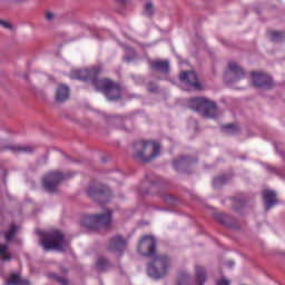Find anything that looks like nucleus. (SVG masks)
Here are the masks:
<instances>
[{"label":"nucleus","mask_w":285,"mask_h":285,"mask_svg":"<svg viewBox=\"0 0 285 285\" xmlns=\"http://www.w3.org/2000/svg\"><path fill=\"white\" fill-rule=\"evenodd\" d=\"M137 250L142 257L153 259L147 265V275L153 279H161L168 275V268L173 261L168 255L157 254V238L153 235H145L138 242Z\"/></svg>","instance_id":"1"},{"label":"nucleus","mask_w":285,"mask_h":285,"mask_svg":"<svg viewBox=\"0 0 285 285\" xmlns=\"http://www.w3.org/2000/svg\"><path fill=\"white\" fill-rule=\"evenodd\" d=\"M101 68L99 66L90 69L73 70L70 73L71 79H79L80 81H90L91 86L98 92H102L108 101H119L121 99V86L110 79H99Z\"/></svg>","instance_id":"2"},{"label":"nucleus","mask_w":285,"mask_h":285,"mask_svg":"<svg viewBox=\"0 0 285 285\" xmlns=\"http://www.w3.org/2000/svg\"><path fill=\"white\" fill-rule=\"evenodd\" d=\"M134 159L142 164H150L153 159H157L161 155V147L158 142L140 140L134 144Z\"/></svg>","instance_id":"3"},{"label":"nucleus","mask_w":285,"mask_h":285,"mask_svg":"<svg viewBox=\"0 0 285 285\" xmlns=\"http://www.w3.org/2000/svg\"><path fill=\"white\" fill-rule=\"evenodd\" d=\"M40 245L46 250H59L62 253L68 248V240L61 230H51L40 234Z\"/></svg>","instance_id":"4"},{"label":"nucleus","mask_w":285,"mask_h":285,"mask_svg":"<svg viewBox=\"0 0 285 285\" xmlns=\"http://www.w3.org/2000/svg\"><path fill=\"white\" fill-rule=\"evenodd\" d=\"M189 108L202 115L205 119H217L219 117L217 102L205 97L193 98Z\"/></svg>","instance_id":"5"},{"label":"nucleus","mask_w":285,"mask_h":285,"mask_svg":"<svg viewBox=\"0 0 285 285\" xmlns=\"http://www.w3.org/2000/svg\"><path fill=\"white\" fill-rule=\"evenodd\" d=\"M81 224L90 230L108 229L112 224V210L107 209L104 214L83 216Z\"/></svg>","instance_id":"6"},{"label":"nucleus","mask_w":285,"mask_h":285,"mask_svg":"<svg viewBox=\"0 0 285 285\" xmlns=\"http://www.w3.org/2000/svg\"><path fill=\"white\" fill-rule=\"evenodd\" d=\"M70 177H72V174H63L59 170L49 171L42 178V186L47 193L55 194L59 188V184L70 179Z\"/></svg>","instance_id":"7"},{"label":"nucleus","mask_w":285,"mask_h":285,"mask_svg":"<svg viewBox=\"0 0 285 285\" xmlns=\"http://www.w3.org/2000/svg\"><path fill=\"white\" fill-rule=\"evenodd\" d=\"M87 195L94 202H98V204H106L110 199V189L104 185L94 183L87 188Z\"/></svg>","instance_id":"8"},{"label":"nucleus","mask_w":285,"mask_h":285,"mask_svg":"<svg viewBox=\"0 0 285 285\" xmlns=\"http://www.w3.org/2000/svg\"><path fill=\"white\" fill-rule=\"evenodd\" d=\"M252 86L254 88L271 90L272 88H275V82L273 81V78L268 76V73L258 72V71H252Z\"/></svg>","instance_id":"9"},{"label":"nucleus","mask_w":285,"mask_h":285,"mask_svg":"<svg viewBox=\"0 0 285 285\" xmlns=\"http://www.w3.org/2000/svg\"><path fill=\"white\" fill-rule=\"evenodd\" d=\"M180 81L194 88V90H202V83L195 71H183L180 73Z\"/></svg>","instance_id":"10"},{"label":"nucleus","mask_w":285,"mask_h":285,"mask_svg":"<svg viewBox=\"0 0 285 285\" xmlns=\"http://www.w3.org/2000/svg\"><path fill=\"white\" fill-rule=\"evenodd\" d=\"M127 245L128 243L122 236H114L109 240L107 250H110V253H124V250H126Z\"/></svg>","instance_id":"11"},{"label":"nucleus","mask_w":285,"mask_h":285,"mask_svg":"<svg viewBox=\"0 0 285 285\" xmlns=\"http://www.w3.org/2000/svg\"><path fill=\"white\" fill-rule=\"evenodd\" d=\"M214 219L219 222L226 228H232L233 230H239V225L237 224V219L230 215L226 214H215Z\"/></svg>","instance_id":"12"},{"label":"nucleus","mask_w":285,"mask_h":285,"mask_svg":"<svg viewBox=\"0 0 285 285\" xmlns=\"http://www.w3.org/2000/svg\"><path fill=\"white\" fill-rule=\"evenodd\" d=\"M151 70L160 72V75H169L170 61L168 60H153L149 62Z\"/></svg>","instance_id":"13"},{"label":"nucleus","mask_w":285,"mask_h":285,"mask_svg":"<svg viewBox=\"0 0 285 285\" xmlns=\"http://www.w3.org/2000/svg\"><path fill=\"white\" fill-rule=\"evenodd\" d=\"M263 199L265 204V209L268 210L269 208H273V206H277L279 202L277 200V193L273 190H264L263 191Z\"/></svg>","instance_id":"14"},{"label":"nucleus","mask_w":285,"mask_h":285,"mask_svg":"<svg viewBox=\"0 0 285 285\" xmlns=\"http://www.w3.org/2000/svg\"><path fill=\"white\" fill-rule=\"evenodd\" d=\"M195 160L190 156H181L178 159L173 161V166H174L175 170L181 171V170H186L187 168H190V165Z\"/></svg>","instance_id":"15"},{"label":"nucleus","mask_w":285,"mask_h":285,"mask_svg":"<svg viewBox=\"0 0 285 285\" xmlns=\"http://www.w3.org/2000/svg\"><path fill=\"white\" fill-rule=\"evenodd\" d=\"M228 69L233 72L234 78L230 81H242L246 77V71L237 62H229Z\"/></svg>","instance_id":"16"},{"label":"nucleus","mask_w":285,"mask_h":285,"mask_svg":"<svg viewBox=\"0 0 285 285\" xmlns=\"http://www.w3.org/2000/svg\"><path fill=\"white\" fill-rule=\"evenodd\" d=\"M1 150H11V153H23L24 155H30L35 151V147L30 145H26V146L7 145V146H2Z\"/></svg>","instance_id":"17"},{"label":"nucleus","mask_w":285,"mask_h":285,"mask_svg":"<svg viewBox=\"0 0 285 285\" xmlns=\"http://www.w3.org/2000/svg\"><path fill=\"white\" fill-rule=\"evenodd\" d=\"M68 99H70V88L66 85H59L56 90V101H58V104H63L65 101H68Z\"/></svg>","instance_id":"18"},{"label":"nucleus","mask_w":285,"mask_h":285,"mask_svg":"<svg viewBox=\"0 0 285 285\" xmlns=\"http://www.w3.org/2000/svg\"><path fill=\"white\" fill-rule=\"evenodd\" d=\"M195 271H196V274H195L196 285L206 284V279H208V275L206 274V269H204V267H202L199 265H196Z\"/></svg>","instance_id":"19"},{"label":"nucleus","mask_w":285,"mask_h":285,"mask_svg":"<svg viewBox=\"0 0 285 285\" xmlns=\"http://www.w3.org/2000/svg\"><path fill=\"white\" fill-rule=\"evenodd\" d=\"M96 268L98 273H106V271L112 268V263L106 257H98L96 263Z\"/></svg>","instance_id":"20"},{"label":"nucleus","mask_w":285,"mask_h":285,"mask_svg":"<svg viewBox=\"0 0 285 285\" xmlns=\"http://www.w3.org/2000/svg\"><path fill=\"white\" fill-rule=\"evenodd\" d=\"M6 285H30V281L21 277L20 274H11Z\"/></svg>","instance_id":"21"},{"label":"nucleus","mask_w":285,"mask_h":285,"mask_svg":"<svg viewBox=\"0 0 285 285\" xmlns=\"http://www.w3.org/2000/svg\"><path fill=\"white\" fill-rule=\"evenodd\" d=\"M267 35L269 37V40L274 43H279V41H284L285 32L284 31H275V30H268Z\"/></svg>","instance_id":"22"},{"label":"nucleus","mask_w":285,"mask_h":285,"mask_svg":"<svg viewBox=\"0 0 285 285\" xmlns=\"http://www.w3.org/2000/svg\"><path fill=\"white\" fill-rule=\"evenodd\" d=\"M142 14L145 17H154L155 16V4L150 1L145 3L144 10H142Z\"/></svg>","instance_id":"23"},{"label":"nucleus","mask_w":285,"mask_h":285,"mask_svg":"<svg viewBox=\"0 0 285 285\" xmlns=\"http://www.w3.org/2000/svg\"><path fill=\"white\" fill-rule=\"evenodd\" d=\"M223 130H225L226 135H237L240 129L235 124H228L223 126Z\"/></svg>","instance_id":"24"},{"label":"nucleus","mask_w":285,"mask_h":285,"mask_svg":"<svg viewBox=\"0 0 285 285\" xmlns=\"http://www.w3.org/2000/svg\"><path fill=\"white\" fill-rule=\"evenodd\" d=\"M48 277H49V279H55L60 285H70V281H68V278H66L63 276H59L55 273H49Z\"/></svg>","instance_id":"25"},{"label":"nucleus","mask_w":285,"mask_h":285,"mask_svg":"<svg viewBox=\"0 0 285 285\" xmlns=\"http://www.w3.org/2000/svg\"><path fill=\"white\" fill-rule=\"evenodd\" d=\"M9 246L7 244H0V256L2 257V262H10L12 259V256L8 253Z\"/></svg>","instance_id":"26"},{"label":"nucleus","mask_w":285,"mask_h":285,"mask_svg":"<svg viewBox=\"0 0 285 285\" xmlns=\"http://www.w3.org/2000/svg\"><path fill=\"white\" fill-rule=\"evenodd\" d=\"M14 235H17V226L11 225L9 230L4 233L7 242H12V239H14Z\"/></svg>","instance_id":"27"},{"label":"nucleus","mask_w":285,"mask_h":285,"mask_svg":"<svg viewBox=\"0 0 285 285\" xmlns=\"http://www.w3.org/2000/svg\"><path fill=\"white\" fill-rule=\"evenodd\" d=\"M228 181V178L226 176H218L214 179V188H220V186H224Z\"/></svg>","instance_id":"28"},{"label":"nucleus","mask_w":285,"mask_h":285,"mask_svg":"<svg viewBox=\"0 0 285 285\" xmlns=\"http://www.w3.org/2000/svg\"><path fill=\"white\" fill-rule=\"evenodd\" d=\"M177 285H190V276L186 273L180 274Z\"/></svg>","instance_id":"29"},{"label":"nucleus","mask_w":285,"mask_h":285,"mask_svg":"<svg viewBox=\"0 0 285 285\" xmlns=\"http://www.w3.org/2000/svg\"><path fill=\"white\" fill-rule=\"evenodd\" d=\"M246 202L242 200L239 198H235V204L233 205L234 210H236V213H239V210H242V208H244Z\"/></svg>","instance_id":"30"},{"label":"nucleus","mask_w":285,"mask_h":285,"mask_svg":"<svg viewBox=\"0 0 285 285\" xmlns=\"http://www.w3.org/2000/svg\"><path fill=\"white\" fill-rule=\"evenodd\" d=\"M147 90L148 92L157 94L159 92V87L154 81H150L147 83Z\"/></svg>","instance_id":"31"},{"label":"nucleus","mask_w":285,"mask_h":285,"mask_svg":"<svg viewBox=\"0 0 285 285\" xmlns=\"http://www.w3.org/2000/svg\"><path fill=\"white\" fill-rule=\"evenodd\" d=\"M0 26H2V28H6L7 30H12V24L6 20L0 19Z\"/></svg>","instance_id":"32"},{"label":"nucleus","mask_w":285,"mask_h":285,"mask_svg":"<svg viewBox=\"0 0 285 285\" xmlns=\"http://www.w3.org/2000/svg\"><path fill=\"white\" fill-rule=\"evenodd\" d=\"M45 18H46L47 21H55V14L50 11H47L45 13Z\"/></svg>","instance_id":"33"},{"label":"nucleus","mask_w":285,"mask_h":285,"mask_svg":"<svg viewBox=\"0 0 285 285\" xmlns=\"http://www.w3.org/2000/svg\"><path fill=\"white\" fill-rule=\"evenodd\" d=\"M153 190H157V185L155 183H151L148 190L145 191L146 195H153Z\"/></svg>","instance_id":"34"},{"label":"nucleus","mask_w":285,"mask_h":285,"mask_svg":"<svg viewBox=\"0 0 285 285\" xmlns=\"http://www.w3.org/2000/svg\"><path fill=\"white\" fill-rule=\"evenodd\" d=\"M216 285H230V281L222 278L216 282Z\"/></svg>","instance_id":"35"},{"label":"nucleus","mask_w":285,"mask_h":285,"mask_svg":"<svg viewBox=\"0 0 285 285\" xmlns=\"http://www.w3.org/2000/svg\"><path fill=\"white\" fill-rule=\"evenodd\" d=\"M164 200L167 202V204H173V197L165 195Z\"/></svg>","instance_id":"36"},{"label":"nucleus","mask_w":285,"mask_h":285,"mask_svg":"<svg viewBox=\"0 0 285 285\" xmlns=\"http://www.w3.org/2000/svg\"><path fill=\"white\" fill-rule=\"evenodd\" d=\"M118 1V3H127L128 2V0H117Z\"/></svg>","instance_id":"37"}]
</instances>
